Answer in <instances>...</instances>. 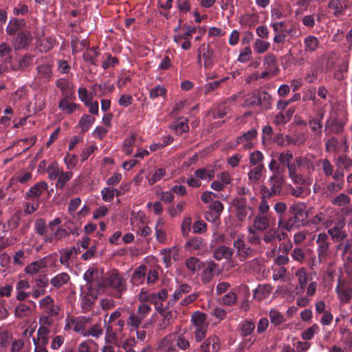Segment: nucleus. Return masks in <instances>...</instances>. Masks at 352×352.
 <instances>
[{
	"instance_id": "1",
	"label": "nucleus",
	"mask_w": 352,
	"mask_h": 352,
	"mask_svg": "<svg viewBox=\"0 0 352 352\" xmlns=\"http://www.w3.org/2000/svg\"><path fill=\"white\" fill-rule=\"evenodd\" d=\"M289 214L288 219L278 218V226L286 229L288 232L299 228L308 216L305 204L300 202L291 205L289 208Z\"/></svg>"
},
{
	"instance_id": "2",
	"label": "nucleus",
	"mask_w": 352,
	"mask_h": 352,
	"mask_svg": "<svg viewBox=\"0 0 352 352\" xmlns=\"http://www.w3.org/2000/svg\"><path fill=\"white\" fill-rule=\"evenodd\" d=\"M103 288L111 289L114 298H121L127 289L126 280L117 270H111L99 282V289Z\"/></svg>"
},
{
	"instance_id": "3",
	"label": "nucleus",
	"mask_w": 352,
	"mask_h": 352,
	"mask_svg": "<svg viewBox=\"0 0 352 352\" xmlns=\"http://www.w3.org/2000/svg\"><path fill=\"white\" fill-rule=\"evenodd\" d=\"M314 158V155H301L295 157L294 162L295 173L289 175L293 182L300 183L303 179V175H309L314 171L315 167L313 162Z\"/></svg>"
},
{
	"instance_id": "4",
	"label": "nucleus",
	"mask_w": 352,
	"mask_h": 352,
	"mask_svg": "<svg viewBox=\"0 0 352 352\" xmlns=\"http://www.w3.org/2000/svg\"><path fill=\"white\" fill-rule=\"evenodd\" d=\"M285 183L284 175H271L267 185L261 186V195L263 197L271 199L281 194L283 186Z\"/></svg>"
},
{
	"instance_id": "5",
	"label": "nucleus",
	"mask_w": 352,
	"mask_h": 352,
	"mask_svg": "<svg viewBox=\"0 0 352 352\" xmlns=\"http://www.w3.org/2000/svg\"><path fill=\"white\" fill-rule=\"evenodd\" d=\"M168 292L166 289H161L157 294L149 293L144 289H142L138 294V300L141 302H148L155 305V309L160 311L163 308L162 302L166 300Z\"/></svg>"
},
{
	"instance_id": "6",
	"label": "nucleus",
	"mask_w": 352,
	"mask_h": 352,
	"mask_svg": "<svg viewBox=\"0 0 352 352\" xmlns=\"http://www.w3.org/2000/svg\"><path fill=\"white\" fill-rule=\"evenodd\" d=\"M151 311V307L145 303L138 305L137 311L130 314L126 320V324L131 327V331L138 329L142 321Z\"/></svg>"
},
{
	"instance_id": "7",
	"label": "nucleus",
	"mask_w": 352,
	"mask_h": 352,
	"mask_svg": "<svg viewBox=\"0 0 352 352\" xmlns=\"http://www.w3.org/2000/svg\"><path fill=\"white\" fill-rule=\"evenodd\" d=\"M336 292L342 304L349 303L352 299V276L348 279L339 278Z\"/></svg>"
},
{
	"instance_id": "8",
	"label": "nucleus",
	"mask_w": 352,
	"mask_h": 352,
	"mask_svg": "<svg viewBox=\"0 0 352 352\" xmlns=\"http://www.w3.org/2000/svg\"><path fill=\"white\" fill-rule=\"evenodd\" d=\"M316 243L318 260L320 263L325 262L331 253L329 236L325 232L318 234Z\"/></svg>"
},
{
	"instance_id": "9",
	"label": "nucleus",
	"mask_w": 352,
	"mask_h": 352,
	"mask_svg": "<svg viewBox=\"0 0 352 352\" xmlns=\"http://www.w3.org/2000/svg\"><path fill=\"white\" fill-rule=\"evenodd\" d=\"M345 220L340 219L336 221L333 226L327 230V235L330 236L335 243H339L338 248H340L342 242L347 237V233L344 230Z\"/></svg>"
},
{
	"instance_id": "10",
	"label": "nucleus",
	"mask_w": 352,
	"mask_h": 352,
	"mask_svg": "<svg viewBox=\"0 0 352 352\" xmlns=\"http://www.w3.org/2000/svg\"><path fill=\"white\" fill-rule=\"evenodd\" d=\"M50 330L44 326H41L37 330V338L33 339L34 352H48L46 346L48 344V335Z\"/></svg>"
},
{
	"instance_id": "11",
	"label": "nucleus",
	"mask_w": 352,
	"mask_h": 352,
	"mask_svg": "<svg viewBox=\"0 0 352 352\" xmlns=\"http://www.w3.org/2000/svg\"><path fill=\"white\" fill-rule=\"evenodd\" d=\"M233 247L236 250V256L240 258L241 261L252 257L255 254L254 250L247 245L241 236L238 237L237 239L234 241Z\"/></svg>"
},
{
	"instance_id": "12",
	"label": "nucleus",
	"mask_w": 352,
	"mask_h": 352,
	"mask_svg": "<svg viewBox=\"0 0 352 352\" xmlns=\"http://www.w3.org/2000/svg\"><path fill=\"white\" fill-rule=\"evenodd\" d=\"M344 122L336 118H329L324 124V132L327 135H339L344 131Z\"/></svg>"
},
{
	"instance_id": "13",
	"label": "nucleus",
	"mask_w": 352,
	"mask_h": 352,
	"mask_svg": "<svg viewBox=\"0 0 352 352\" xmlns=\"http://www.w3.org/2000/svg\"><path fill=\"white\" fill-rule=\"evenodd\" d=\"M32 36L30 31H21L12 40V45L15 50L26 48L31 43Z\"/></svg>"
},
{
	"instance_id": "14",
	"label": "nucleus",
	"mask_w": 352,
	"mask_h": 352,
	"mask_svg": "<svg viewBox=\"0 0 352 352\" xmlns=\"http://www.w3.org/2000/svg\"><path fill=\"white\" fill-rule=\"evenodd\" d=\"M198 63L201 64V56H202L204 62V66L206 69H210L213 65V50L210 48V47L208 45H205L203 44L198 50Z\"/></svg>"
},
{
	"instance_id": "15",
	"label": "nucleus",
	"mask_w": 352,
	"mask_h": 352,
	"mask_svg": "<svg viewBox=\"0 0 352 352\" xmlns=\"http://www.w3.org/2000/svg\"><path fill=\"white\" fill-rule=\"evenodd\" d=\"M40 308L49 316H56L58 314L59 307L55 305L50 296H47L39 302Z\"/></svg>"
},
{
	"instance_id": "16",
	"label": "nucleus",
	"mask_w": 352,
	"mask_h": 352,
	"mask_svg": "<svg viewBox=\"0 0 352 352\" xmlns=\"http://www.w3.org/2000/svg\"><path fill=\"white\" fill-rule=\"evenodd\" d=\"M294 155L291 151L285 150L280 153L278 155V161L281 164L283 167L286 166L288 169L289 176L290 175H294L295 166L294 162H291Z\"/></svg>"
},
{
	"instance_id": "17",
	"label": "nucleus",
	"mask_w": 352,
	"mask_h": 352,
	"mask_svg": "<svg viewBox=\"0 0 352 352\" xmlns=\"http://www.w3.org/2000/svg\"><path fill=\"white\" fill-rule=\"evenodd\" d=\"M304 51L307 54L316 52L320 46V42L318 37L314 35H308L304 38Z\"/></svg>"
},
{
	"instance_id": "18",
	"label": "nucleus",
	"mask_w": 352,
	"mask_h": 352,
	"mask_svg": "<svg viewBox=\"0 0 352 352\" xmlns=\"http://www.w3.org/2000/svg\"><path fill=\"white\" fill-rule=\"evenodd\" d=\"M97 296L91 293L83 292L80 294V306L83 313L90 311L94 305Z\"/></svg>"
},
{
	"instance_id": "19",
	"label": "nucleus",
	"mask_w": 352,
	"mask_h": 352,
	"mask_svg": "<svg viewBox=\"0 0 352 352\" xmlns=\"http://www.w3.org/2000/svg\"><path fill=\"white\" fill-rule=\"evenodd\" d=\"M48 185L45 182H40L29 189L26 192V197L29 199L39 197L44 191L47 190Z\"/></svg>"
},
{
	"instance_id": "20",
	"label": "nucleus",
	"mask_w": 352,
	"mask_h": 352,
	"mask_svg": "<svg viewBox=\"0 0 352 352\" xmlns=\"http://www.w3.org/2000/svg\"><path fill=\"white\" fill-rule=\"evenodd\" d=\"M25 25V21L23 19L12 18L10 20L8 25L6 28L8 35H14L17 32L22 30Z\"/></svg>"
},
{
	"instance_id": "21",
	"label": "nucleus",
	"mask_w": 352,
	"mask_h": 352,
	"mask_svg": "<svg viewBox=\"0 0 352 352\" xmlns=\"http://www.w3.org/2000/svg\"><path fill=\"white\" fill-rule=\"evenodd\" d=\"M234 254V250L226 245H221L216 248L214 251V258L220 261L221 259H226L230 261Z\"/></svg>"
},
{
	"instance_id": "22",
	"label": "nucleus",
	"mask_w": 352,
	"mask_h": 352,
	"mask_svg": "<svg viewBox=\"0 0 352 352\" xmlns=\"http://www.w3.org/2000/svg\"><path fill=\"white\" fill-rule=\"evenodd\" d=\"M72 97V96H64L58 103L59 109L64 113L71 114L78 107V104L71 102Z\"/></svg>"
},
{
	"instance_id": "23",
	"label": "nucleus",
	"mask_w": 352,
	"mask_h": 352,
	"mask_svg": "<svg viewBox=\"0 0 352 352\" xmlns=\"http://www.w3.org/2000/svg\"><path fill=\"white\" fill-rule=\"evenodd\" d=\"M89 322V318L85 316L78 317L74 319L72 321V324H73V330L76 333H80L83 336H86V326Z\"/></svg>"
},
{
	"instance_id": "24",
	"label": "nucleus",
	"mask_w": 352,
	"mask_h": 352,
	"mask_svg": "<svg viewBox=\"0 0 352 352\" xmlns=\"http://www.w3.org/2000/svg\"><path fill=\"white\" fill-rule=\"evenodd\" d=\"M162 316V320L158 323L157 326L160 329H165L170 325L175 318V313L171 311H166L163 308L158 311Z\"/></svg>"
},
{
	"instance_id": "25",
	"label": "nucleus",
	"mask_w": 352,
	"mask_h": 352,
	"mask_svg": "<svg viewBox=\"0 0 352 352\" xmlns=\"http://www.w3.org/2000/svg\"><path fill=\"white\" fill-rule=\"evenodd\" d=\"M101 272L96 269L89 268L84 274V279L90 284L97 283L99 288V282L102 281Z\"/></svg>"
},
{
	"instance_id": "26",
	"label": "nucleus",
	"mask_w": 352,
	"mask_h": 352,
	"mask_svg": "<svg viewBox=\"0 0 352 352\" xmlns=\"http://www.w3.org/2000/svg\"><path fill=\"white\" fill-rule=\"evenodd\" d=\"M80 252V250L78 248H76L74 247L67 248V249H63L60 251V263L65 266L66 267H69V260L72 256L73 254H78Z\"/></svg>"
},
{
	"instance_id": "27",
	"label": "nucleus",
	"mask_w": 352,
	"mask_h": 352,
	"mask_svg": "<svg viewBox=\"0 0 352 352\" xmlns=\"http://www.w3.org/2000/svg\"><path fill=\"white\" fill-rule=\"evenodd\" d=\"M236 215L239 221H243L248 214L250 208L246 205L245 199H239L235 203Z\"/></svg>"
},
{
	"instance_id": "28",
	"label": "nucleus",
	"mask_w": 352,
	"mask_h": 352,
	"mask_svg": "<svg viewBox=\"0 0 352 352\" xmlns=\"http://www.w3.org/2000/svg\"><path fill=\"white\" fill-rule=\"evenodd\" d=\"M104 328H105V342L108 344L115 343L117 340L118 333L116 331L113 325L109 322L104 320Z\"/></svg>"
},
{
	"instance_id": "29",
	"label": "nucleus",
	"mask_w": 352,
	"mask_h": 352,
	"mask_svg": "<svg viewBox=\"0 0 352 352\" xmlns=\"http://www.w3.org/2000/svg\"><path fill=\"white\" fill-rule=\"evenodd\" d=\"M270 226V219L267 215L257 214L253 222V227L258 231H264Z\"/></svg>"
},
{
	"instance_id": "30",
	"label": "nucleus",
	"mask_w": 352,
	"mask_h": 352,
	"mask_svg": "<svg viewBox=\"0 0 352 352\" xmlns=\"http://www.w3.org/2000/svg\"><path fill=\"white\" fill-rule=\"evenodd\" d=\"M146 274V267L140 265L135 269L132 276L131 282L133 285H139L144 281L145 275Z\"/></svg>"
},
{
	"instance_id": "31",
	"label": "nucleus",
	"mask_w": 352,
	"mask_h": 352,
	"mask_svg": "<svg viewBox=\"0 0 352 352\" xmlns=\"http://www.w3.org/2000/svg\"><path fill=\"white\" fill-rule=\"evenodd\" d=\"M307 140L306 134L303 133H297L294 137L290 135H285L284 140L286 142V146L295 145L301 146L303 145Z\"/></svg>"
},
{
	"instance_id": "32",
	"label": "nucleus",
	"mask_w": 352,
	"mask_h": 352,
	"mask_svg": "<svg viewBox=\"0 0 352 352\" xmlns=\"http://www.w3.org/2000/svg\"><path fill=\"white\" fill-rule=\"evenodd\" d=\"M191 287L187 284L181 285L174 292L173 297L169 300L168 304L173 305L184 294L191 292Z\"/></svg>"
},
{
	"instance_id": "33",
	"label": "nucleus",
	"mask_w": 352,
	"mask_h": 352,
	"mask_svg": "<svg viewBox=\"0 0 352 352\" xmlns=\"http://www.w3.org/2000/svg\"><path fill=\"white\" fill-rule=\"evenodd\" d=\"M256 131L252 129L239 136L237 138L236 142L238 144L244 143L243 147L245 148H250L252 146L250 141L256 137Z\"/></svg>"
},
{
	"instance_id": "34",
	"label": "nucleus",
	"mask_w": 352,
	"mask_h": 352,
	"mask_svg": "<svg viewBox=\"0 0 352 352\" xmlns=\"http://www.w3.org/2000/svg\"><path fill=\"white\" fill-rule=\"evenodd\" d=\"M217 264L213 262H210L206 267L201 273V281L206 284L210 282L214 276V272L217 267Z\"/></svg>"
},
{
	"instance_id": "35",
	"label": "nucleus",
	"mask_w": 352,
	"mask_h": 352,
	"mask_svg": "<svg viewBox=\"0 0 352 352\" xmlns=\"http://www.w3.org/2000/svg\"><path fill=\"white\" fill-rule=\"evenodd\" d=\"M250 166H265L264 155L260 151H255L249 155Z\"/></svg>"
},
{
	"instance_id": "36",
	"label": "nucleus",
	"mask_w": 352,
	"mask_h": 352,
	"mask_svg": "<svg viewBox=\"0 0 352 352\" xmlns=\"http://www.w3.org/2000/svg\"><path fill=\"white\" fill-rule=\"evenodd\" d=\"M70 280L68 274L63 272L57 274L50 280V284L55 288L58 289L66 285Z\"/></svg>"
},
{
	"instance_id": "37",
	"label": "nucleus",
	"mask_w": 352,
	"mask_h": 352,
	"mask_svg": "<svg viewBox=\"0 0 352 352\" xmlns=\"http://www.w3.org/2000/svg\"><path fill=\"white\" fill-rule=\"evenodd\" d=\"M272 291L270 285H260L255 289L254 296L258 300H263L268 297Z\"/></svg>"
},
{
	"instance_id": "38",
	"label": "nucleus",
	"mask_w": 352,
	"mask_h": 352,
	"mask_svg": "<svg viewBox=\"0 0 352 352\" xmlns=\"http://www.w3.org/2000/svg\"><path fill=\"white\" fill-rule=\"evenodd\" d=\"M12 52V47L7 43L3 42L0 44V57L5 63H11Z\"/></svg>"
},
{
	"instance_id": "39",
	"label": "nucleus",
	"mask_w": 352,
	"mask_h": 352,
	"mask_svg": "<svg viewBox=\"0 0 352 352\" xmlns=\"http://www.w3.org/2000/svg\"><path fill=\"white\" fill-rule=\"evenodd\" d=\"M56 84L65 96L73 95L74 91L72 88V85L65 78L58 79Z\"/></svg>"
},
{
	"instance_id": "40",
	"label": "nucleus",
	"mask_w": 352,
	"mask_h": 352,
	"mask_svg": "<svg viewBox=\"0 0 352 352\" xmlns=\"http://www.w3.org/2000/svg\"><path fill=\"white\" fill-rule=\"evenodd\" d=\"M250 170L248 173V179L253 182L259 181L263 176L265 166H250Z\"/></svg>"
},
{
	"instance_id": "41",
	"label": "nucleus",
	"mask_w": 352,
	"mask_h": 352,
	"mask_svg": "<svg viewBox=\"0 0 352 352\" xmlns=\"http://www.w3.org/2000/svg\"><path fill=\"white\" fill-rule=\"evenodd\" d=\"M176 334H170L165 337L162 341V347L164 351H172L174 352L175 349Z\"/></svg>"
},
{
	"instance_id": "42",
	"label": "nucleus",
	"mask_w": 352,
	"mask_h": 352,
	"mask_svg": "<svg viewBox=\"0 0 352 352\" xmlns=\"http://www.w3.org/2000/svg\"><path fill=\"white\" fill-rule=\"evenodd\" d=\"M204 265V263L197 257H190L186 261V267L192 273L199 270Z\"/></svg>"
},
{
	"instance_id": "43",
	"label": "nucleus",
	"mask_w": 352,
	"mask_h": 352,
	"mask_svg": "<svg viewBox=\"0 0 352 352\" xmlns=\"http://www.w3.org/2000/svg\"><path fill=\"white\" fill-rule=\"evenodd\" d=\"M300 288L303 291L308 282V276L305 267H300L295 272Z\"/></svg>"
},
{
	"instance_id": "44",
	"label": "nucleus",
	"mask_w": 352,
	"mask_h": 352,
	"mask_svg": "<svg viewBox=\"0 0 352 352\" xmlns=\"http://www.w3.org/2000/svg\"><path fill=\"white\" fill-rule=\"evenodd\" d=\"M33 58L34 56L32 55L25 54L19 60V64L16 67L10 65V68L12 70H25L32 65Z\"/></svg>"
},
{
	"instance_id": "45",
	"label": "nucleus",
	"mask_w": 352,
	"mask_h": 352,
	"mask_svg": "<svg viewBox=\"0 0 352 352\" xmlns=\"http://www.w3.org/2000/svg\"><path fill=\"white\" fill-rule=\"evenodd\" d=\"M46 267V263L43 261H34L28 265L25 268V272L28 274H35L41 270Z\"/></svg>"
},
{
	"instance_id": "46",
	"label": "nucleus",
	"mask_w": 352,
	"mask_h": 352,
	"mask_svg": "<svg viewBox=\"0 0 352 352\" xmlns=\"http://www.w3.org/2000/svg\"><path fill=\"white\" fill-rule=\"evenodd\" d=\"M186 247L189 250H200L204 248L205 243L201 237H194L186 242Z\"/></svg>"
},
{
	"instance_id": "47",
	"label": "nucleus",
	"mask_w": 352,
	"mask_h": 352,
	"mask_svg": "<svg viewBox=\"0 0 352 352\" xmlns=\"http://www.w3.org/2000/svg\"><path fill=\"white\" fill-rule=\"evenodd\" d=\"M136 140L137 134L133 133L129 138H126L124 140L123 143L122 151L125 154L130 155L132 153Z\"/></svg>"
},
{
	"instance_id": "48",
	"label": "nucleus",
	"mask_w": 352,
	"mask_h": 352,
	"mask_svg": "<svg viewBox=\"0 0 352 352\" xmlns=\"http://www.w3.org/2000/svg\"><path fill=\"white\" fill-rule=\"evenodd\" d=\"M95 122V118L88 114H84L79 120L78 125L81 129L82 132H86L91 126Z\"/></svg>"
},
{
	"instance_id": "49",
	"label": "nucleus",
	"mask_w": 352,
	"mask_h": 352,
	"mask_svg": "<svg viewBox=\"0 0 352 352\" xmlns=\"http://www.w3.org/2000/svg\"><path fill=\"white\" fill-rule=\"evenodd\" d=\"M336 166L338 168L341 170L345 169L349 170L352 166V160L346 155H341L336 160Z\"/></svg>"
},
{
	"instance_id": "50",
	"label": "nucleus",
	"mask_w": 352,
	"mask_h": 352,
	"mask_svg": "<svg viewBox=\"0 0 352 352\" xmlns=\"http://www.w3.org/2000/svg\"><path fill=\"white\" fill-rule=\"evenodd\" d=\"M166 175V170L164 168L156 169L151 175L147 176L148 183L149 185H153L160 181Z\"/></svg>"
},
{
	"instance_id": "51",
	"label": "nucleus",
	"mask_w": 352,
	"mask_h": 352,
	"mask_svg": "<svg viewBox=\"0 0 352 352\" xmlns=\"http://www.w3.org/2000/svg\"><path fill=\"white\" fill-rule=\"evenodd\" d=\"M269 169L272 172V175H284L285 167L280 164V162L274 159H272L268 165Z\"/></svg>"
},
{
	"instance_id": "52",
	"label": "nucleus",
	"mask_w": 352,
	"mask_h": 352,
	"mask_svg": "<svg viewBox=\"0 0 352 352\" xmlns=\"http://www.w3.org/2000/svg\"><path fill=\"white\" fill-rule=\"evenodd\" d=\"M192 320L196 328L208 327L206 323V316L204 313L199 311L195 312L192 316Z\"/></svg>"
},
{
	"instance_id": "53",
	"label": "nucleus",
	"mask_w": 352,
	"mask_h": 352,
	"mask_svg": "<svg viewBox=\"0 0 352 352\" xmlns=\"http://www.w3.org/2000/svg\"><path fill=\"white\" fill-rule=\"evenodd\" d=\"M270 47V43L269 42L265 41L260 38L256 39L253 45V48L254 51L258 54L265 53L268 50Z\"/></svg>"
},
{
	"instance_id": "54",
	"label": "nucleus",
	"mask_w": 352,
	"mask_h": 352,
	"mask_svg": "<svg viewBox=\"0 0 352 352\" xmlns=\"http://www.w3.org/2000/svg\"><path fill=\"white\" fill-rule=\"evenodd\" d=\"M350 197L344 193L339 194L331 201L333 205L339 207L348 206L350 204Z\"/></svg>"
},
{
	"instance_id": "55",
	"label": "nucleus",
	"mask_w": 352,
	"mask_h": 352,
	"mask_svg": "<svg viewBox=\"0 0 352 352\" xmlns=\"http://www.w3.org/2000/svg\"><path fill=\"white\" fill-rule=\"evenodd\" d=\"M229 107L226 105V102L219 104L212 112V117L214 118H222L228 111Z\"/></svg>"
},
{
	"instance_id": "56",
	"label": "nucleus",
	"mask_w": 352,
	"mask_h": 352,
	"mask_svg": "<svg viewBox=\"0 0 352 352\" xmlns=\"http://www.w3.org/2000/svg\"><path fill=\"white\" fill-rule=\"evenodd\" d=\"M271 95L266 91H261L257 95V102L259 105L268 109L270 107Z\"/></svg>"
},
{
	"instance_id": "57",
	"label": "nucleus",
	"mask_w": 352,
	"mask_h": 352,
	"mask_svg": "<svg viewBox=\"0 0 352 352\" xmlns=\"http://www.w3.org/2000/svg\"><path fill=\"white\" fill-rule=\"evenodd\" d=\"M30 312V307L23 303L19 304L14 309V316L18 318L26 317Z\"/></svg>"
},
{
	"instance_id": "58",
	"label": "nucleus",
	"mask_w": 352,
	"mask_h": 352,
	"mask_svg": "<svg viewBox=\"0 0 352 352\" xmlns=\"http://www.w3.org/2000/svg\"><path fill=\"white\" fill-rule=\"evenodd\" d=\"M38 75L40 78L49 80L52 76L51 67L48 65H41L37 67Z\"/></svg>"
},
{
	"instance_id": "59",
	"label": "nucleus",
	"mask_w": 352,
	"mask_h": 352,
	"mask_svg": "<svg viewBox=\"0 0 352 352\" xmlns=\"http://www.w3.org/2000/svg\"><path fill=\"white\" fill-rule=\"evenodd\" d=\"M255 329L254 323L251 320H245L241 324V336L243 337L250 335Z\"/></svg>"
},
{
	"instance_id": "60",
	"label": "nucleus",
	"mask_w": 352,
	"mask_h": 352,
	"mask_svg": "<svg viewBox=\"0 0 352 352\" xmlns=\"http://www.w3.org/2000/svg\"><path fill=\"white\" fill-rule=\"evenodd\" d=\"M252 51L249 46L245 47L240 52L237 61L242 63H245L250 61L252 58Z\"/></svg>"
},
{
	"instance_id": "61",
	"label": "nucleus",
	"mask_w": 352,
	"mask_h": 352,
	"mask_svg": "<svg viewBox=\"0 0 352 352\" xmlns=\"http://www.w3.org/2000/svg\"><path fill=\"white\" fill-rule=\"evenodd\" d=\"M291 256L294 261L302 263L305 259L306 254L302 248L296 247L292 250Z\"/></svg>"
},
{
	"instance_id": "62",
	"label": "nucleus",
	"mask_w": 352,
	"mask_h": 352,
	"mask_svg": "<svg viewBox=\"0 0 352 352\" xmlns=\"http://www.w3.org/2000/svg\"><path fill=\"white\" fill-rule=\"evenodd\" d=\"M276 57L274 54H270L265 56L263 60V67L266 69L272 71L273 69L276 68Z\"/></svg>"
},
{
	"instance_id": "63",
	"label": "nucleus",
	"mask_w": 352,
	"mask_h": 352,
	"mask_svg": "<svg viewBox=\"0 0 352 352\" xmlns=\"http://www.w3.org/2000/svg\"><path fill=\"white\" fill-rule=\"evenodd\" d=\"M103 333V329L101 323L98 322L93 325L89 329H87L86 336H92L94 338H99Z\"/></svg>"
},
{
	"instance_id": "64",
	"label": "nucleus",
	"mask_w": 352,
	"mask_h": 352,
	"mask_svg": "<svg viewBox=\"0 0 352 352\" xmlns=\"http://www.w3.org/2000/svg\"><path fill=\"white\" fill-rule=\"evenodd\" d=\"M339 146V141L336 137L328 139L325 143V151L327 153L336 152Z\"/></svg>"
}]
</instances>
